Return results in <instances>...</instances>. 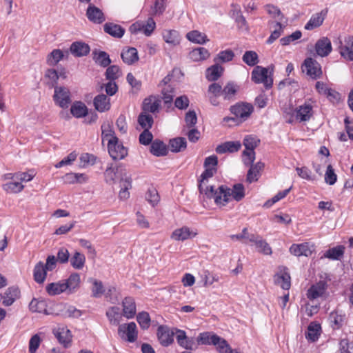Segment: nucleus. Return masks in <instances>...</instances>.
I'll use <instances>...</instances> for the list:
<instances>
[{
	"label": "nucleus",
	"instance_id": "obj_1",
	"mask_svg": "<svg viewBox=\"0 0 353 353\" xmlns=\"http://www.w3.org/2000/svg\"><path fill=\"white\" fill-rule=\"evenodd\" d=\"M245 196V188L241 183H237L233 185L230 189L225 185H221L218 189L208 190L205 193L207 199H213L218 205H225L231 199L236 201H241Z\"/></svg>",
	"mask_w": 353,
	"mask_h": 353
},
{
	"label": "nucleus",
	"instance_id": "obj_2",
	"mask_svg": "<svg viewBox=\"0 0 353 353\" xmlns=\"http://www.w3.org/2000/svg\"><path fill=\"white\" fill-rule=\"evenodd\" d=\"M252 80L255 83H263L265 88L269 89L273 85L272 72L268 68L262 66H256L252 72Z\"/></svg>",
	"mask_w": 353,
	"mask_h": 353
},
{
	"label": "nucleus",
	"instance_id": "obj_3",
	"mask_svg": "<svg viewBox=\"0 0 353 353\" xmlns=\"http://www.w3.org/2000/svg\"><path fill=\"white\" fill-rule=\"evenodd\" d=\"M53 99L55 104L61 108H68L72 102L70 90L66 87L56 85L54 86Z\"/></svg>",
	"mask_w": 353,
	"mask_h": 353
},
{
	"label": "nucleus",
	"instance_id": "obj_4",
	"mask_svg": "<svg viewBox=\"0 0 353 353\" xmlns=\"http://www.w3.org/2000/svg\"><path fill=\"white\" fill-rule=\"evenodd\" d=\"M118 334L119 337L127 342L134 343L138 338V330L134 322L123 323L118 327Z\"/></svg>",
	"mask_w": 353,
	"mask_h": 353
},
{
	"label": "nucleus",
	"instance_id": "obj_5",
	"mask_svg": "<svg viewBox=\"0 0 353 353\" xmlns=\"http://www.w3.org/2000/svg\"><path fill=\"white\" fill-rule=\"evenodd\" d=\"M156 28V23L151 17L148 18L145 22L137 21L130 27V31L132 34H137L142 32L145 36H150Z\"/></svg>",
	"mask_w": 353,
	"mask_h": 353
},
{
	"label": "nucleus",
	"instance_id": "obj_6",
	"mask_svg": "<svg viewBox=\"0 0 353 353\" xmlns=\"http://www.w3.org/2000/svg\"><path fill=\"white\" fill-rule=\"evenodd\" d=\"M101 137L103 142L108 141V152L113 154V155L117 154L112 148L113 147V143H115L118 138L115 136L114 131L110 123H103L101 125Z\"/></svg>",
	"mask_w": 353,
	"mask_h": 353
},
{
	"label": "nucleus",
	"instance_id": "obj_7",
	"mask_svg": "<svg viewBox=\"0 0 353 353\" xmlns=\"http://www.w3.org/2000/svg\"><path fill=\"white\" fill-rule=\"evenodd\" d=\"M303 66L305 68L303 71H305L307 74L314 79L320 78L322 75L320 64L311 57L305 59Z\"/></svg>",
	"mask_w": 353,
	"mask_h": 353
},
{
	"label": "nucleus",
	"instance_id": "obj_8",
	"mask_svg": "<svg viewBox=\"0 0 353 353\" xmlns=\"http://www.w3.org/2000/svg\"><path fill=\"white\" fill-rule=\"evenodd\" d=\"M290 280L291 278L288 269L285 267H279L277 272L274 276V283L283 290H289L291 286Z\"/></svg>",
	"mask_w": 353,
	"mask_h": 353
},
{
	"label": "nucleus",
	"instance_id": "obj_9",
	"mask_svg": "<svg viewBox=\"0 0 353 353\" xmlns=\"http://www.w3.org/2000/svg\"><path fill=\"white\" fill-rule=\"evenodd\" d=\"M175 332L166 325H160L157 329V338L161 345L167 347L174 341Z\"/></svg>",
	"mask_w": 353,
	"mask_h": 353
},
{
	"label": "nucleus",
	"instance_id": "obj_10",
	"mask_svg": "<svg viewBox=\"0 0 353 353\" xmlns=\"http://www.w3.org/2000/svg\"><path fill=\"white\" fill-rule=\"evenodd\" d=\"M216 172V168H205L204 172L201 175L199 181V190L200 193L203 194L204 196H205V193L208 190H210L211 188L214 189L212 185H207V181L208 179L212 177Z\"/></svg>",
	"mask_w": 353,
	"mask_h": 353
},
{
	"label": "nucleus",
	"instance_id": "obj_11",
	"mask_svg": "<svg viewBox=\"0 0 353 353\" xmlns=\"http://www.w3.org/2000/svg\"><path fill=\"white\" fill-rule=\"evenodd\" d=\"M230 111L236 117L246 119L253 112V106L248 103H239L231 106Z\"/></svg>",
	"mask_w": 353,
	"mask_h": 353
},
{
	"label": "nucleus",
	"instance_id": "obj_12",
	"mask_svg": "<svg viewBox=\"0 0 353 353\" xmlns=\"http://www.w3.org/2000/svg\"><path fill=\"white\" fill-rule=\"evenodd\" d=\"M197 234L198 232L196 230H192L187 226H183L174 230L171 234V238L175 241H183L189 239H192Z\"/></svg>",
	"mask_w": 353,
	"mask_h": 353
},
{
	"label": "nucleus",
	"instance_id": "obj_13",
	"mask_svg": "<svg viewBox=\"0 0 353 353\" xmlns=\"http://www.w3.org/2000/svg\"><path fill=\"white\" fill-rule=\"evenodd\" d=\"M86 17L90 21L95 24H101L105 21V17L102 10L92 4L88 6Z\"/></svg>",
	"mask_w": 353,
	"mask_h": 353
},
{
	"label": "nucleus",
	"instance_id": "obj_14",
	"mask_svg": "<svg viewBox=\"0 0 353 353\" xmlns=\"http://www.w3.org/2000/svg\"><path fill=\"white\" fill-rule=\"evenodd\" d=\"M327 12V8H325L319 12L312 14L308 22L305 25V29L312 30L320 27L326 18Z\"/></svg>",
	"mask_w": 353,
	"mask_h": 353
},
{
	"label": "nucleus",
	"instance_id": "obj_15",
	"mask_svg": "<svg viewBox=\"0 0 353 353\" xmlns=\"http://www.w3.org/2000/svg\"><path fill=\"white\" fill-rule=\"evenodd\" d=\"M327 285L324 281H319L312 285L307 292V297L310 301L316 300L322 297L326 291Z\"/></svg>",
	"mask_w": 353,
	"mask_h": 353
},
{
	"label": "nucleus",
	"instance_id": "obj_16",
	"mask_svg": "<svg viewBox=\"0 0 353 353\" xmlns=\"http://www.w3.org/2000/svg\"><path fill=\"white\" fill-rule=\"evenodd\" d=\"M339 52L345 59L353 60V37H347L340 41Z\"/></svg>",
	"mask_w": 353,
	"mask_h": 353
},
{
	"label": "nucleus",
	"instance_id": "obj_17",
	"mask_svg": "<svg viewBox=\"0 0 353 353\" xmlns=\"http://www.w3.org/2000/svg\"><path fill=\"white\" fill-rule=\"evenodd\" d=\"M53 333L59 342L64 347H68L72 341V335L70 330L66 327L58 326L53 330Z\"/></svg>",
	"mask_w": 353,
	"mask_h": 353
},
{
	"label": "nucleus",
	"instance_id": "obj_18",
	"mask_svg": "<svg viewBox=\"0 0 353 353\" xmlns=\"http://www.w3.org/2000/svg\"><path fill=\"white\" fill-rule=\"evenodd\" d=\"M332 43L327 37L319 39L315 44V52L317 56L327 57L332 52Z\"/></svg>",
	"mask_w": 353,
	"mask_h": 353
},
{
	"label": "nucleus",
	"instance_id": "obj_19",
	"mask_svg": "<svg viewBox=\"0 0 353 353\" xmlns=\"http://www.w3.org/2000/svg\"><path fill=\"white\" fill-rule=\"evenodd\" d=\"M290 252L296 256H310L313 252V245H310L308 243L293 244L290 248Z\"/></svg>",
	"mask_w": 353,
	"mask_h": 353
},
{
	"label": "nucleus",
	"instance_id": "obj_20",
	"mask_svg": "<svg viewBox=\"0 0 353 353\" xmlns=\"http://www.w3.org/2000/svg\"><path fill=\"white\" fill-rule=\"evenodd\" d=\"M20 291L18 288L10 287L6 290L3 295L0 294V299H3L2 304L10 306L19 297Z\"/></svg>",
	"mask_w": 353,
	"mask_h": 353
},
{
	"label": "nucleus",
	"instance_id": "obj_21",
	"mask_svg": "<svg viewBox=\"0 0 353 353\" xmlns=\"http://www.w3.org/2000/svg\"><path fill=\"white\" fill-rule=\"evenodd\" d=\"M208 95L210 103L212 105L217 106L220 102L218 100L219 97H222V87L218 83L210 84L208 90Z\"/></svg>",
	"mask_w": 353,
	"mask_h": 353
},
{
	"label": "nucleus",
	"instance_id": "obj_22",
	"mask_svg": "<svg viewBox=\"0 0 353 353\" xmlns=\"http://www.w3.org/2000/svg\"><path fill=\"white\" fill-rule=\"evenodd\" d=\"M93 103L95 109L100 112H106L111 107L110 98L104 94L97 95L94 99Z\"/></svg>",
	"mask_w": 353,
	"mask_h": 353
},
{
	"label": "nucleus",
	"instance_id": "obj_23",
	"mask_svg": "<svg viewBox=\"0 0 353 353\" xmlns=\"http://www.w3.org/2000/svg\"><path fill=\"white\" fill-rule=\"evenodd\" d=\"M63 283L66 291L68 293H74L80 288V274L77 272L72 273L66 280L63 281Z\"/></svg>",
	"mask_w": 353,
	"mask_h": 353
},
{
	"label": "nucleus",
	"instance_id": "obj_24",
	"mask_svg": "<svg viewBox=\"0 0 353 353\" xmlns=\"http://www.w3.org/2000/svg\"><path fill=\"white\" fill-rule=\"evenodd\" d=\"M239 88V86L233 82L227 83L224 88H222V98L223 101L228 102L234 101Z\"/></svg>",
	"mask_w": 353,
	"mask_h": 353
},
{
	"label": "nucleus",
	"instance_id": "obj_25",
	"mask_svg": "<svg viewBox=\"0 0 353 353\" xmlns=\"http://www.w3.org/2000/svg\"><path fill=\"white\" fill-rule=\"evenodd\" d=\"M241 148V143L240 141H226L217 145L215 150L218 154L232 153L239 151Z\"/></svg>",
	"mask_w": 353,
	"mask_h": 353
},
{
	"label": "nucleus",
	"instance_id": "obj_26",
	"mask_svg": "<svg viewBox=\"0 0 353 353\" xmlns=\"http://www.w3.org/2000/svg\"><path fill=\"white\" fill-rule=\"evenodd\" d=\"M71 53L75 57L86 56L90 52V46L82 41L73 42L70 48Z\"/></svg>",
	"mask_w": 353,
	"mask_h": 353
},
{
	"label": "nucleus",
	"instance_id": "obj_27",
	"mask_svg": "<svg viewBox=\"0 0 353 353\" xmlns=\"http://www.w3.org/2000/svg\"><path fill=\"white\" fill-rule=\"evenodd\" d=\"M123 314L127 319H132L136 314V304L133 298L126 297L122 302Z\"/></svg>",
	"mask_w": 353,
	"mask_h": 353
},
{
	"label": "nucleus",
	"instance_id": "obj_28",
	"mask_svg": "<svg viewBox=\"0 0 353 353\" xmlns=\"http://www.w3.org/2000/svg\"><path fill=\"white\" fill-rule=\"evenodd\" d=\"M70 113L75 118H83L88 115V108L82 101H76L70 107Z\"/></svg>",
	"mask_w": 353,
	"mask_h": 353
},
{
	"label": "nucleus",
	"instance_id": "obj_29",
	"mask_svg": "<svg viewBox=\"0 0 353 353\" xmlns=\"http://www.w3.org/2000/svg\"><path fill=\"white\" fill-rule=\"evenodd\" d=\"M312 114V106L305 103L296 109V118L300 121H307L311 118Z\"/></svg>",
	"mask_w": 353,
	"mask_h": 353
},
{
	"label": "nucleus",
	"instance_id": "obj_30",
	"mask_svg": "<svg viewBox=\"0 0 353 353\" xmlns=\"http://www.w3.org/2000/svg\"><path fill=\"white\" fill-rule=\"evenodd\" d=\"M174 334H176V341L181 347L186 350L193 349L194 342L187 337L185 331L176 328Z\"/></svg>",
	"mask_w": 353,
	"mask_h": 353
},
{
	"label": "nucleus",
	"instance_id": "obj_31",
	"mask_svg": "<svg viewBox=\"0 0 353 353\" xmlns=\"http://www.w3.org/2000/svg\"><path fill=\"white\" fill-rule=\"evenodd\" d=\"M104 32L113 37L121 38L124 33L125 29L120 25L113 23H106L103 26Z\"/></svg>",
	"mask_w": 353,
	"mask_h": 353
},
{
	"label": "nucleus",
	"instance_id": "obj_32",
	"mask_svg": "<svg viewBox=\"0 0 353 353\" xmlns=\"http://www.w3.org/2000/svg\"><path fill=\"white\" fill-rule=\"evenodd\" d=\"M121 56L123 62L128 65H132L139 60L138 52L135 48L123 50Z\"/></svg>",
	"mask_w": 353,
	"mask_h": 353
},
{
	"label": "nucleus",
	"instance_id": "obj_33",
	"mask_svg": "<svg viewBox=\"0 0 353 353\" xmlns=\"http://www.w3.org/2000/svg\"><path fill=\"white\" fill-rule=\"evenodd\" d=\"M92 55L94 62L103 68L108 67L111 63L108 54L104 51L95 50L92 52Z\"/></svg>",
	"mask_w": 353,
	"mask_h": 353
},
{
	"label": "nucleus",
	"instance_id": "obj_34",
	"mask_svg": "<svg viewBox=\"0 0 353 353\" xmlns=\"http://www.w3.org/2000/svg\"><path fill=\"white\" fill-rule=\"evenodd\" d=\"M163 38L167 43L172 46L179 45L181 41L179 32L174 30H164L163 32Z\"/></svg>",
	"mask_w": 353,
	"mask_h": 353
},
{
	"label": "nucleus",
	"instance_id": "obj_35",
	"mask_svg": "<svg viewBox=\"0 0 353 353\" xmlns=\"http://www.w3.org/2000/svg\"><path fill=\"white\" fill-rule=\"evenodd\" d=\"M210 55L208 50L203 47L194 48L190 52V58L196 62L205 60Z\"/></svg>",
	"mask_w": 353,
	"mask_h": 353
},
{
	"label": "nucleus",
	"instance_id": "obj_36",
	"mask_svg": "<svg viewBox=\"0 0 353 353\" xmlns=\"http://www.w3.org/2000/svg\"><path fill=\"white\" fill-rule=\"evenodd\" d=\"M47 269H46L43 262L37 263L34 268V279L38 283H43L46 278Z\"/></svg>",
	"mask_w": 353,
	"mask_h": 353
},
{
	"label": "nucleus",
	"instance_id": "obj_37",
	"mask_svg": "<svg viewBox=\"0 0 353 353\" xmlns=\"http://www.w3.org/2000/svg\"><path fill=\"white\" fill-rule=\"evenodd\" d=\"M112 149L117 154L113 155L112 153H109L110 157L114 160H121L124 159L128 155V149L123 145L122 143L119 142V139H117L115 143H113V147Z\"/></svg>",
	"mask_w": 353,
	"mask_h": 353
},
{
	"label": "nucleus",
	"instance_id": "obj_38",
	"mask_svg": "<svg viewBox=\"0 0 353 353\" xmlns=\"http://www.w3.org/2000/svg\"><path fill=\"white\" fill-rule=\"evenodd\" d=\"M150 152L157 157L165 156L168 153L167 146L163 141L154 140L151 143Z\"/></svg>",
	"mask_w": 353,
	"mask_h": 353
},
{
	"label": "nucleus",
	"instance_id": "obj_39",
	"mask_svg": "<svg viewBox=\"0 0 353 353\" xmlns=\"http://www.w3.org/2000/svg\"><path fill=\"white\" fill-rule=\"evenodd\" d=\"M223 68L218 63L212 65L206 70V78L211 81L217 80L222 74Z\"/></svg>",
	"mask_w": 353,
	"mask_h": 353
},
{
	"label": "nucleus",
	"instance_id": "obj_40",
	"mask_svg": "<svg viewBox=\"0 0 353 353\" xmlns=\"http://www.w3.org/2000/svg\"><path fill=\"white\" fill-rule=\"evenodd\" d=\"M29 309L32 312L46 313V301L43 299L34 298L29 304Z\"/></svg>",
	"mask_w": 353,
	"mask_h": 353
},
{
	"label": "nucleus",
	"instance_id": "obj_41",
	"mask_svg": "<svg viewBox=\"0 0 353 353\" xmlns=\"http://www.w3.org/2000/svg\"><path fill=\"white\" fill-rule=\"evenodd\" d=\"M85 256L79 251H75L70 258V265L76 270H81L85 265Z\"/></svg>",
	"mask_w": 353,
	"mask_h": 353
},
{
	"label": "nucleus",
	"instance_id": "obj_42",
	"mask_svg": "<svg viewBox=\"0 0 353 353\" xmlns=\"http://www.w3.org/2000/svg\"><path fill=\"white\" fill-rule=\"evenodd\" d=\"M169 147L173 152H179L184 150L187 147V142L183 137H177L170 141Z\"/></svg>",
	"mask_w": 353,
	"mask_h": 353
},
{
	"label": "nucleus",
	"instance_id": "obj_43",
	"mask_svg": "<svg viewBox=\"0 0 353 353\" xmlns=\"http://www.w3.org/2000/svg\"><path fill=\"white\" fill-rule=\"evenodd\" d=\"M186 37L190 41L198 44H203L208 41L206 34L198 30L189 32L186 34Z\"/></svg>",
	"mask_w": 353,
	"mask_h": 353
},
{
	"label": "nucleus",
	"instance_id": "obj_44",
	"mask_svg": "<svg viewBox=\"0 0 353 353\" xmlns=\"http://www.w3.org/2000/svg\"><path fill=\"white\" fill-rule=\"evenodd\" d=\"M46 292L50 296L59 294L62 292H67L63 281L57 283H51L46 287Z\"/></svg>",
	"mask_w": 353,
	"mask_h": 353
},
{
	"label": "nucleus",
	"instance_id": "obj_45",
	"mask_svg": "<svg viewBox=\"0 0 353 353\" xmlns=\"http://www.w3.org/2000/svg\"><path fill=\"white\" fill-rule=\"evenodd\" d=\"M3 188L8 193L17 194L23 190L24 185L19 181L14 180L5 183Z\"/></svg>",
	"mask_w": 353,
	"mask_h": 353
},
{
	"label": "nucleus",
	"instance_id": "obj_46",
	"mask_svg": "<svg viewBox=\"0 0 353 353\" xmlns=\"http://www.w3.org/2000/svg\"><path fill=\"white\" fill-rule=\"evenodd\" d=\"M160 106L159 101L153 98H147L143 101V110L144 112L155 113L158 112Z\"/></svg>",
	"mask_w": 353,
	"mask_h": 353
},
{
	"label": "nucleus",
	"instance_id": "obj_47",
	"mask_svg": "<svg viewBox=\"0 0 353 353\" xmlns=\"http://www.w3.org/2000/svg\"><path fill=\"white\" fill-rule=\"evenodd\" d=\"M219 340V336L216 334L210 335L208 332L201 333L197 338V342L204 345H216Z\"/></svg>",
	"mask_w": 353,
	"mask_h": 353
},
{
	"label": "nucleus",
	"instance_id": "obj_48",
	"mask_svg": "<svg viewBox=\"0 0 353 353\" xmlns=\"http://www.w3.org/2000/svg\"><path fill=\"white\" fill-rule=\"evenodd\" d=\"M345 248L343 245H339L329 249L324 254V257L332 259L338 260L344 254Z\"/></svg>",
	"mask_w": 353,
	"mask_h": 353
},
{
	"label": "nucleus",
	"instance_id": "obj_49",
	"mask_svg": "<svg viewBox=\"0 0 353 353\" xmlns=\"http://www.w3.org/2000/svg\"><path fill=\"white\" fill-rule=\"evenodd\" d=\"M63 58V53L59 49L53 50L47 57V63L50 66L56 65Z\"/></svg>",
	"mask_w": 353,
	"mask_h": 353
},
{
	"label": "nucleus",
	"instance_id": "obj_50",
	"mask_svg": "<svg viewBox=\"0 0 353 353\" xmlns=\"http://www.w3.org/2000/svg\"><path fill=\"white\" fill-rule=\"evenodd\" d=\"M106 316L112 325H119V319L121 317L120 309L118 307H111L106 312Z\"/></svg>",
	"mask_w": 353,
	"mask_h": 353
},
{
	"label": "nucleus",
	"instance_id": "obj_51",
	"mask_svg": "<svg viewBox=\"0 0 353 353\" xmlns=\"http://www.w3.org/2000/svg\"><path fill=\"white\" fill-rule=\"evenodd\" d=\"M242 59L249 66H254L259 63V57L256 52L246 51L243 55Z\"/></svg>",
	"mask_w": 353,
	"mask_h": 353
},
{
	"label": "nucleus",
	"instance_id": "obj_52",
	"mask_svg": "<svg viewBox=\"0 0 353 353\" xmlns=\"http://www.w3.org/2000/svg\"><path fill=\"white\" fill-rule=\"evenodd\" d=\"M234 57V53L232 50H225L221 51L214 58L216 63H226L232 61Z\"/></svg>",
	"mask_w": 353,
	"mask_h": 353
},
{
	"label": "nucleus",
	"instance_id": "obj_53",
	"mask_svg": "<svg viewBox=\"0 0 353 353\" xmlns=\"http://www.w3.org/2000/svg\"><path fill=\"white\" fill-rule=\"evenodd\" d=\"M255 245L257 251L265 255H271L272 250L270 245L261 237H259L255 242Z\"/></svg>",
	"mask_w": 353,
	"mask_h": 353
},
{
	"label": "nucleus",
	"instance_id": "obj_54",
	"mask_svg": "<svg viewBox=\"0 0 353 353\" xmlns=\"http://www.w3.org/2000/svg\"><path fill=\"white\" fill-rule=\"evenodd\" d=\"M105 75L108 80L115 81L122 75V72L119 66L113 65L107 68Z\"/></svg>",
	"mask_w": 353,
	"mask_h": 353
},
{
	"label": "nucleus",
	"instance_id": "obj_55",
	"mask_svg": "<svg viewBox=\"0 0 353 353\" xmlns=\"http://www.w3.org/2000/svg\"><path fill=\"white\" fill-rule=\"evenodd\" d=\"M260 143V140L253 135H247L243 139V145L245 148V150H254L258 146Z\"/></svg>",
	"mask_w": 353,
	"mask_h": 353
},
{
	"label": "nucleus",
	"instance_id": "obj_56",
	"mask_svg": "<svg viewBox=\"0 0 353 353\" xmlns=\"http://www.w3.org/2000/svg\"><path fill=\"white\" fill-rule=\"evenodd\" d=\"M137 321L143 330H147L150 325V317L148 312H141L137 316Z\"/></svg>",
	"mask_w": 353,
	"mask_h": 353
},
{
	"label": "nucleus",
	"instance_id": "obj_57",
	"mask_svg": "<svg viewBox=\"0 0 353 353\" xmlns=\"http://www.w3.org/2000/svg\"><path fill=\"white\" fill-rule=\"evenodd\" d=\"M92 281V294L95 298L101 297L105 293V289L101 281L96 279H90Z\"/></svg>",
	"mask_w": 353,
	"mask_h": 353
},
{
	"label": "nucleus",
	"instance_id": "obj_58",
	"mask_svg": "<svg viewBox=\"0 0 353 353\" xmlns=\"http://www.w3.org/2000/svg\"><path fill=\"white\" fill-rule=\"evenodd\" d=\"M139 125L145 129H149L152 127L153 123V118L151 115L145 113H141L138 118Z\"/></svg>",
	"mask_w": 353,
	"mask_h": 353
},
{
	"label": "nucleus",
	"instance_id": "obj_59",
	"mask_svg": "<svg viewBox=\"0 0 353 353\" xmlns=\"http://www.w3.org/2000/svg\"><path fill=\"white\" fill-rule=\"evenodd\" d=\"M146 200L152 205L155 206L159 201V196L155 188H149L145 194Z\"/></svg>",
	"mask_w": 353,
	"mask_h": 353
},
{
	"label": "nucleus",
	"instance_id": "obj_60",
	"mask_svg": "<svg viewBox=\"0 0 353 353\" xmlns=\"http://www.w3.org/2000/svg\"><path fill=\"white\" fill-rule=\"evenodd\" d=\"M320 329V325L314 323H310L308 326L307 337L312 341H315L319 337Z\"/></svg>",
	"mask_w": 353,
	"mask_h": 353
},
{
	"label": "nucleus",
	"instance_id": "obj_61",
	"mask_svg": "<svg viewBox=\"0 0 353 353\" xmlns=\"http://www.w3.org/2000/svg\"><path fill=\"white\" fill-rule=\"evenodd\" d=\"M101 89L104 88L107 96H113L118 91V85L115 83V81L109 80V81L106 83H103L101 85Z\"/></svg>",
	"mask_w": 353,
	"mask_h": 353
},
{
	"label": "nucleus",
	"instance_id": "obj_62",
	"mask_svg": "<svg viewBox=\"0 0 353 353\" xmlns=\"http://www.w3.org/2000/svg\"><path fill=\"white\" fill-rule=\"evenodd\" d=\"M163 100L165 103L171 104L174 97V89L171 86L163 87L161 88Z\"/></svg>",
	"mask_w": 353,
	"mask_h": 353
},
{
	"label": "nucleus",
	"instance_id": "obj_63",
	"mask_svg": "<svg viewBox=\"0 0 353 353\" xmlns=\"http://www.w3.org/2000/svg\"><path fill=\"white\" fill-rule=\"evenodd\" d=\"M302 36V33L299 30L294 32L292 34L284 37L280 39V43L282 46H288L291 42L299 39Z\"/></svg>",
	"mask_w": 353,
	"mask_h": 353
},
{
	"label": "nucleus",
	"instance_id": "obj_64",
	"mask_svg": "<svg viewBox=\"0 0 353 353\" xmlns=\"http://www.w3.org/2000/svg\"><path fill=\"white\" fill-rule=\"evenodd\" d=\"M117 168L112 165L108 166L104 172L105 181L106 183L112 184L114 182L117 176Z\"/></svg>",
	"mask_w": 353,
	"mask_h": 353
}]
</instances>
